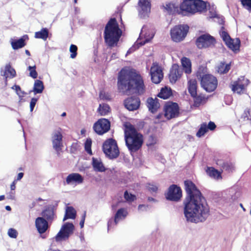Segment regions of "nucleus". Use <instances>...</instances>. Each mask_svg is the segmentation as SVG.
<instances>
[{
  "label": "nucleus",
  "instance_id": "obj_1",
  "mask_svg": "<svg viewBox=\"0 0 251 251\" xmlns=\"http://www.w3.org/2000/svg\"><path fill=\"white\" fill-rule=\"evenodd\" d=\"M186 195L183 201L184 214L188 221L198 223L206 220L210 214L205 198L190 180L184 182Z\"/></svg>",
  "mask_w": 251,
  "mask_h": 251
},
{
  "label": "nucleus",
  "instance_id": "obj_2",
  "mask_svg": "<svg viewBox=\"0 0 251 251\" xmlns=\"http://www.w3.org/2000/svg\"><path fill=\"white\" fill-rule=\"evenodd\" d=\"M118 89L125 95L143 94L145 86L142 76L134 69L123 68L119 73Z\"/></svg>",
  "mask_w": 251,
  "mask_h": 251
},
{
  "label": "nucleus",
  "instance_id": "obj_3",
  "mask_svg": "<svg viewBox=\"0 0 251 251\" xmlns=\"http://www.w3.org/2000/svg\"><path fill=\"white\" fill-rule=\"evenodd\" d=\"M125 139L126 145L131 153L136 152L140 150L144 142L143 135L130 124L125 126Z\"/></svg>",
  "mask_w": 251,
  "mask_h": 251
},
{
  "label": "nucleus",
  "instance_id": "obj_4",
  "mask_svg": "<svg viewBox=\"0 0 251 251\" xmlns=\"http://www.w3.org/2000/svg\"><path fill=\"white\" fill-rule=\"evenodd\" d=\"M122 34V31L119 28L116 18H111L104 28V39L106 44L110 47L116 46Z\"/></svg>",
  "mask_w": 251,
  "mask_h": 251
},
{
  "label": "nucleus",
  "instance_id": "obj_5",
  "mask_svg": "<svg viewBox=\"0 0 251 251\" xmlns=\"http://www.w3.org/2000/svg\"><path fill=\"white\" fill-rule=\"evenodd\" d=\"M197 77L200 80L201 85L206 91L212 92L217 87L218 80L217 78L210 74L201 75V73L198 72Z\"/></svg>",
  "mask_w": 251,
  "mask_h": 251
},
{
  "label": "nucleus",
  "instance_id": "obj_6",
  "mask_svg": "<svg viewBox=\"0 0 251 251\" xmlns=\"http://www.w3.org/2000/svg\"><path fill=\"white\" fill-rule=\"evenodd\" d=\"M189 30L187 25H178L173 27L170 30L171 40L175 43H179L186 38Z\"/></svg>",
  "mask_w": 251,
  "mask_h": 251
},
{
  "label": "nucleus",
  "instance_id": "obj_7",
  "mask_svg": "<svg viewBox=\"0 0 251 251\" xmlns=\"http://www.w3.org/2000/svg\"><path fill=\"white\" fill-rule=\"evenodd\" d=\"M220 34L225 44L229 49L234 52L239 51L241 43L239 38H231L228 32L226 31L224 26H222L221 28Z\"/></svg>",
  "mask_w": 251,
  "mask_h": 251
},
{
  "label": "nucleus",
  "instance_id": "obj_8",
  "mask_svg": "<svg viewBox=\"0 0 251 251\" xmlns=\"http://www.w3.org/2000/svg\"><path fill=\"white\" fill-rule=\"evenodd\" d=\"M102 150L105 155L110 159L116 158L120 151L115 140L110 138L106 140L102 146Z\"/></svg>",
  "mask_w": 251,
  "mask_h": 251
},
{
  "label": "nucleus",
  "instance_id": "obj_9",
  "mask_svg": "<svg viewBox=\"0 0 251 251\" xmlns=\"http://www.w3.org/2000/svg\"><path fill=\"white\" fill-rule=\"evenodd\" d=\"M164 116L167 120L176 118L179 114V108L177 103L167 101L163 107Z\"/></svg>",
  "mask_w": 251,
  "mask_h": 251
},
{
  "label": "nucleus",
  "instance_id": "obj_10",
  "mask_svg": "<svg viewBox=\"0 0 251 251\" xmlns=\"http://www.w3.org/2000/svg\"><path fill=\"white\" fill-rule=\"evenodd\" d=\"M166 200L175 202L179 201L182 197L181 188L176 184H172L164 194Z\"/></svg>",
  "mask_w": 251,
  "mask_h": 251
},
{
  "label": "nucleus",
  "instance_id": "obj_11",
  "mask_svg": "<svg viewBox=\"0 0 251 251\" xmlns=\"http://www.w3.org/2000/svg\"><path fill=\"white\" fill-rule=\"evenodd\" d=\"M216 43L214 37L209 34H204L198 37L195 41V44L199 49L213 46Z\"/></svg>",
  "mask_w": 251,
  "mask_h": 251
},
{
  "label": "nucleus",
  "instance_id": "obj_12",
  "mask_svg": "<svg viewBox=\"0 0 251 251\" xmlns=\"http://www.w3.org/2000/svg\"><path fill=\"white\" fill-rule=\"evenodd\" d=\"M75 229L74 225L71 223H66L62 227L60 231L55 236V240L56 241H61L68 239L70 236L73 233Z\"/></svg>",
  "mask_w": 251,
  "mask_h": 251
},
{
  "label": "nucleus",
  "instance_id": "obj_13",
  "mask_svg": "<svg viewBox=\"0 0 251 251\" xmlns=\"http://www.w3.org/2000/svg\"><path fill=\"white\" fill-rule=\"evenodd\" d=\"M151 79L155 84L159 83L163 78V73L161 67L157 62H153L150 69Z\"/></svg>",
  "mask_w": 251,
  "mask_h": 251
},
{
  "label": "nucleus",
  "instance_id": "obj_14",
  "mask_svg": "<svg viewBox=\"0 0 251 251\" xmlns=\"http://www.w3.org/2000/svg\"><path fill=\"white\" fill-rule=\"evenodd\" d=\"M62 129L59 128L53 131L52 134V142L53 149L56 151L58 155H60V151L62 150L63 146V136L61 133Z\"/></svg>",
  "mask_w": 251,
  "mask_h": 251
},
{
  "label": "nucleus",
  "instance_id": "obj_15",
  "mask_svg": "<svg viewBox=\"0 0 251 251\" xmlns=\"http://www.w3.org/2000/svg\"><path fill=\"white\" fill-rule=\"evenodd\" d=\"M110 123L106 119H99L93 126L94 131L99 135H102L109 131Z\"/></svg>",
  "mask_w": 251,
  "mask_h": 251
},
{
  "label": "nucleus",
  "instance_id": "obj_16",
  "mask_svg": "<svg viewBox=\"0 0 251 251\" xmlns=\"http://www.w3.org/2000/svg\"><path fill=\"white\" fill-rule=\"evenodd\" d=\"M141 104L140 99L131 96L126 98L124 101L125 107L129 111H134L139 109Z\"/></svg>",
  "mask_w": 251,
  "mask_h": 251
},
{
  "label": "nucleus",
  "instance_id": "obj_17",
  "mask_svg": "<svg viewBox=\"0 0 251 251\" xmlns=\"http://www.w3.org/2000/svg\"><path fill=\"white\" fill-rule=\"evenodd\" d=\"M182 73V69L178 64H173L169 75V78L171 83H175L178 79L180 78Z\"/></svg>",
  "mask_w": 251,
  "mask_h": 251
},
{
  "label": "nucleus",
  "instance_id": "obj_18",
  "mask_svg": "<svg viewBox=\"0 0 251 251\" xmlns=\"http://www.w3.org/2000/svg\"><path fill=\"white\" fill-rule=\"evenodd\" d=\"M41 217L44 218L50 223H51L56 218L55 211L51 206H48L42 211Z\"/></svg>",
  "mask_w": 251,
  "mask_h": 251
},
{
  "label": "nucleus",
  "instance_id": "obj_19",
  "mask_svg": "<svg viewBox=\"0 0 251 251\" xmlns=\"http://www.w3.org/2000/svg\"><path fill=\"white\" fill-rule=\"evenodd\" d=\"M49 223H50L44 218L37 217L35 220V224L38 232L41 234L46 232L49 227Z\"/></svg>",
  "mask_w": 251,
  "mask_h": 251
},
{
  "label": "nucleus",
  "instance_id": "obj_20",
  "mask_svg": "<svg viewBox=\"0 0 251 251\" xmlns=\"http://www.w3.org/2000/svg\"><path fill=\"white\" fill-rule=\"evenodd\" d=\"M244 81L245 79L243 77L239 78L237 80L234 81L230 86L232 91L239 94H243L246 86L244 83Z\"/></svg>",
  "mask_w": 251,
  "mask_h": 251
},
{
  "label": "nucleus",
  "instance_id": "obj_21",
  "mask_svg": "<svg viewBox=\"0 0 251 251\" xmlns=\"http://www.w3.org/2000/svg\"><path fill=\"white\" fill-rule=\"evenodd\" d=\"M83 181V177L80 174L76 173L69 174L66 179L67 184H80L82 183Z\"/></svg>",
  "mask_w": 251,
  "mask_h": 251
},
{
  "label": "nucleus",
  "instance_id": "obj_22",
  "mask_svg": "<svg viewBox=\"0 0 251 251\" xmlns=\"http://www.w3.org/2000/svg\"><path fill=\"white\" fill-rule=\"evenodd\" d=\"M146 105L152 113H156L160 106L159 100L156 98L153 99L151 97L147 99Z\"/></svg>",
  "mask_w": 251,
  "mask_h": 251
},
{
  "label": "nucleus",
  "instance_id": "obj_23",
  "mask_svg": "<svg viewBox=\"0 0 251 251\" xmlns=\"http://www.w3.org/2000/svg\"><path fill=\"white\" fill-rule=\"evenodd\" d=\"M181 13L194 14V0H184L180 4Z\"/></svg>",
  "mask_w": 251,
  "mask_h": 251
},
{
  "label": "nucleus",
  "instance_id": "obj_24",
  "mask_svg": "<svg viewBox=\"0 0 251 251\" xmlns=\"http://www.w3.org/2000/svg\"><path fill=\"white\" fill-rule=\"evenodd\" d=\"M207 174L211 177L216 179H222L223 171H219L213 167H207L205 169Z\"/></svg>",
  "mask_w": 251,
  "mask_h": 251
},
{
  "label": "nucleus",
  "instance_id": "obj_25",
  "mask_svg": "<svg viewBox=\"0 0 251 251\" xmlns=\"http://www.w3.org/2000/svg\"><path fill=\"white\" fill-rule=\"evenodd\" d=\"M25 39H28V36L27 35L23 36L22 38L18 40H15L12 41L11 44L12 48L14 50H18L25 47L26 45L25 42Z\"/></svg>",
  "mask_w": 251,
  "mask_h": 251
},
{
  "label": "nucleus",
  "instance_id": "obj_26",
  "mask_svg": "<svg viewBox=\"0 0 251 251\" xmlns=\"http://www.w3.org/2000/svg\"><path fill=\"white\" fill-rule=\"evenodd\" d=\"M128 215L127 209L125 208H121L118 210L114 216V222L117 225L120 220L126 218Z\"/></svg>",
  "mask_w": 251,
  "mask_h": 251
},
{
  "label": "nucleus",
  "instance_id": "obj_27",
  "mask_svg": "<svg viewBox=\"0 0 251 251\" xmlns=\"http://www.w3.org/2000/svg\"><path fill=\"white\" fill-rule=\"evenodd\" d=\"M181 62L185 73L187 74H191L192 72V64L190 59L183 57L181 59Z\"/></svg>",
  "mask_w": 251,
  "mask_h": 251
},
{
  "label": "nucleus",
  "instance_id": "obj_28",
  "mask_svg": "<svg viewBox=\"0 0 251 251\" xmlns=\"http://www.w3.org/2000/svg\"><path fill=\"white\" fill-rule=\"evenodd\" d=\"M206 5L204 1L202 0H194V14L197 12H201L206 10Z\"/></svg>",
  "mask_w": 251,
  "mask_h": 251
},
{
  "label": "nucleus",
  "instance_id": "obj_29",
  "mask_svg": "<svg viewBox=\"0 0 251 251\" xmlns=\"http://www.w3.org/2000/svg\"><path fill=\"white\" fill-rule=\"evenodd\" d=\"M197 81L196 79H190L188 81V90L192 97L197 95Z\"/></svg>",
  "mask_w": 251,
  "mask_h": 251
},
{
  "label": "nucleus",
  "instance_id": "obj_30",
  "mask_svg": "<svg viewBox=\"0 0 251 251\" xmlns=\"http://www.w3.org/2000/svg\"><path fill=\"white\" fill-rule=\"evenodd\" d=\"M16 75L14 69L12 68L10 64H6L5 67V71L3 75L5 77V81H7V78H13Z\"/></svg>",
  "mask_w": 251,
  "mask_h": 251
},
{
  "label": "nucleus",
  "instance_id": "obj_31",
  "mask_svg": "<svg viewBox=\"0 0 251 251\" xmlns=\"http://www.w3.org/2000/svg\"><path fill=\"white\" fill-rule=\"evenodd\" d=\"M92 166L94 170L96 172H103L105 171V168L102 162L97 158L94 157L92 158Z\"/></svg>",
  "mask_w": 251,
  "mask_h": 251
},
{
  "label": "nucleus",
  "instance_id": "obj_32",
  "mask_svg": "<svg viewBox=\"0 0 251 251\" xmlns=\"http://www.w3.org/2000/svg\"><path fill=\"white\" fill-rule=\"evenodd\" d=\"M231 68V62L226 64L225 62H221L217 67V71L220 74L228 73Z\"/></svg>",
  "mask_w": 251,
  "mask_h": 251
},
{
  "label": "nucleus",
  "instance_id": "obj_33",
  "mask_svg": "<svg viewBox=\"0 0 251 251\" xmlns=\"http://www.w3.org/2000/svg\"><path fill=\"white\" fill-rule=\"evenodd\" d=\"M76 212L72 206H68L66 208L65 214L63 221H65L68 219H75L76 217Z\"/></svg>",
  "mask_w": 251,
  "mask_h": 251
},
{
  "label": "nucleus",
  "instance_id": "obj_34",
  "mask_svg": "<svg viewBox=\"0 0 251 251\" xmlns=\"http://www.w3.org/2000/svg\"><path fill=\"white\" fill-rule=\"evenodd\" d=\"M49 34V29L47 28H42L40 31H37L35 33L34 37L37 39H41L44 41H46Z\"/></svg>",
  "mask_w": 251,
  "mask_h": 251
},
{
  "label": "nucleus",
  "instance_id": "obj_35",
  "mask_svg": "<svg viewBox=\"0 0 251 251\" xmlns=\"http://www.w3.org/2000/svg\"><path fill=\"white\" fill-rule=\"evenodd\" d=\"M138 4L143 13L150 11L151 4L150 0H139Z\"/></svg>",
  "mask_w": 251,
  "mask_h": 251
},
{
  "label": "nucleus",
  "instance_id": "obj_36",
  "mask_svg": "<svg viewBox=\"0 0 251 251\" xmlns=\"http://www.w3.org/2000/svg\"><path fill=\"white\" fill-rule=\"evenodd\" d=\"M172 95V92L171 89L168 88L166 87L161 89V91L157 95V96L163 99H167Z\"/></svg>",
  "mask_w": 251,
  "mask_h": 251
},
{
  "label": "nucleus",
  "instance_id": "obj_37",
  "mask_svg": "<svg viewBox=\"0 0 251 251\" xmlns=\"http://www.w3.org/2000/svg\"><path fill=\"white\" fill-rule=\"evenodd\" d=\"M44 89L42 81L37 79L35 81L33 87V91L35 94L41 93Z\"/></svg>",
  "mask_w": 251,
  "mask_h": 251
},
{
  "label": "nucleus",
  "instance_id": "obj_38",
  "mask_svg": "<svg viewBox=\"0 0 251 251\" xmlns=\"http://www.w3.org/2000/svg\"><path fill=\"white\" fill-rule=\"evenodd\" d=\"M98 111L101 116H105L110 111V107L107 104H100Z\"/></svg>",
  "mask_w": 251,
  "mask_h": 251
},
{
  "label": "nucleus",
  "instance_id": "obj_39",
  "mask_svg": "<svg viewBox=\"0 0 251 251\" xmlns=\"http://www.w3.org/2000/svg\"><path fill=\"white\" fill-rule=\"evenodd\" d=\"M208 131V128L206 123H203L200 126V127L196 133L198 137L203 136Z\"/></svg>",
  "mask_w": 251,
  "mask_h": 251
},
{
  "label": "nucleus",
  "instance_id": "obj_40",
  "mask_svg": "<svg viewBox=\"0 0 251 251\" xmlns=\"http://www.w3.org/2000/svg\"><path fill=\"white\" fill-rule=\"evenodd\" d=\"M192 97L194 98V103L196 105H199L201 103L205 102L206 100L205 95L201 94L199 95L197 94L196 97Z\"/></svg>",
  "mask_w": 251,
  "mask_h": 251
},
{
  "label": "nucleus",
  "instance_id": "obj_41",
  "mask_svg": "<svg viewBox=\"0 0 251 251\" xmlns=\"http://www.w3.org/2000/svg\"><path fill=\"white\" fill-rule=\"evenodd\" d=\"M222 167L228 173L232 172L234 170V166L230 162H224L222 165Z\"/></svg>",
  "mask_w": 251,
  "mask_h": 251
},
{
  "label": "nucleus",
  "instance_id": "obj_42",
  "mask_svg": "<svg viewBox=\"0 0 251 251\" xmlns=\"http://www.w3.org/2000/svg\"><path fill=\"white\" fill-rule=\"evenodd\" d=\"M124 198L126 201L129 202H132L136 200V196L132 194H129L127 190L124 193Z\"/></svg>",
  "mask_w": 251,
  "mask_h": 251
},
{
  "label": "nucleus",
  "instance_id": "obj_43",
  "mask_svg": "<svg viewBox=\"0 0 251 251\" xmlns=\"http://www.w3.org/2000/svg\"><path fill=\"white\" fill-rule=\"evenodd\" d=\"M147 190L151 193H156L158 191V186L153 183H148L146 186Z\"/></svg>",
  "mask_w": 251,
  "mask_h": 251
},
{
  "label": "nucleus",
  "instance_id": "obj_44",
  "mask_svg": "<svg viewBox=\"0 0 251 251\" xmlns=\"http://www.w3.org/2000/svg\"><path fill=\"white\" fill-rule=\"evenodd\" d=\"M91 139L90 138L87 139L84 144L85 150L86 151V152L90 154H92V151L91 150Z\"/></svg>",
  "mask_w": 251,
  "mask_h": 251
},
{
  "label": "nucleus",
  "instance_id": "obj_45",
  "mask_svg": "<svg viewBox=\"0 0 251 251\" xmlns=\"http://www.w3.org/2000/svg\"><path fill=\"white\" fill-rule=\"evenodd\" d=\"M28 70L29 71V76L33 78H36L38 76V73L36 71V66H30L28 67Z\"/></svg>",
  "mask_w": 251,
  "mask_h": 251
},
{
  "label": "nucleus",
  "instance_id": "obj_46",
  "mask_svg": "<svg viewBox=\"0 0 251 251\" xmlns=\"http://www.w3.org/2000/svg\"><path fill=\"white\" fill-rule=\"evenodd\" d=\"M77 47L76 45L72 44L70 47V51L71 52L70 57L75 58L77 55Z\"/></svg>",
  "mask_w": 251,
  "mask_h": 251
},
{
  "label": "nucleus",
  "instance_id": "obj_47",
  "mask_svg": "<svg viewBox=\"0 0 251 251\" xmlns=\"http://www.w3.org/2000/svg\"><path fill=\"white\" fill-rule=\"evenodd\" d=\"M241 2L244 8L251 11V0H241Z\"/></svg>",
  "mask_w": 251,
  "mask_h": 251
},
{
  "label": "nucleus",
  "instance_id": "obj_48",
  "mask_svg": "<svg viewBox=\"0 0 251 251\" xmlns=\"http://www.w3.org/2000/svg\"><path fill=\"white\" fill-rule=\"evenodd\" d=\"M100 98L101 100H111V96L109 93H106L103 91H101L100 93Z\"/></svg>",
  "mask_w": 251,
  "mask_h": 251
},
{
  "label": "nucleus",
  "instance_id": "obj_49",
  "mask_svg": "<svg viewBox=\"0 0 251 251\" xmlns=\"http://www.w3.org/2000/svg\"><path fill=\"white\" fill-rule=\"evenodd\" d=\"M8 235L11 238H16L17 237L18 232L16 230L11 228L9 229L8 231Z\"/></svg>",
  "mask_w": 251,
  "mask_h": 251
},
{
  "label": "nucleus",
  "instance_id": "obj_50",
  "mask_svg": "<svg viewBox=\"0 0 251 251\" xmlns=\"http://www.w3.org/2000/svg\"><path fill=\"white\" fill-rule=\"evenodd\" d=\"M164 8L170 14H172L173 11V9L175 8L174 4L171 3H168L164 6Z\"/></svg>",
  "mask_w": 251,
  "mask_h": 251
},
{
  "label": "nucleus",
  "instance_id": "obj_51",
  "mask_svg": "<svg viewBox=\"0 0 251 251\" xmlns=\"http://www.w3.org/2000/svg\"><path fill=\"white\" fill-rule=\"evenodd\" d=\"M37 101V99L33 98L31 99L30 102V111H32Z\"/></svg>",
  "mask_w": 251,
  "mask_h": 251
},
{
  "label": "nucleus",
  "instance_id": "obj_52",
  "mask_svg": "<svg viewBox=\"0 0 251 251\" xmlns=\"http://www.w3.org/2000/svg\"><path fill=\"white\" fill-rule=\"evenodd\" d=\"M251 114V111L250 109H246L244 111L243 117L244 119L249 120V116Z\"/></svg>",
  "mask_w": 251,
  "mask_h": 251
},
{
  "label": "nucleus",
  "instance_id": "obj_53",
  "mask_svg": "<svg viewBox=\"0 0 251 251\" xmlns=\"http://www.w3.org/2000/svg\"><path fill=\"white\" fill-rule=\"evenodd\" d=\"M207 126L208 130L209 129L210 130H214L216 127L215 124L213 122L211 121L209 122L208 126Z\"/></svg>",
  "mask_w": 251,
  "mask_h": 251
},
{
  "label": "nucleus",
  "instance_id": "obj_54",
  "mask_svg": "<svg viewBox=\"0 0 251 251\" xmlns=\"http://www.w3.org/2000/svg\"><path fill=\"white\" fill-rule=\"evenodd\" d=\"M149 142L147 144L148 146H152L156 143V140L152 136H151L149 139Z\"/></svg>",
  "mask_w": 251,
  "mask_h": 251
},
{
  "label": "nucleus",
  "instance_id": "obj_55",
  "mask_svg": "<svg viewBox=\"0 0 251 251\" xmlns=\"http://www.w3.org/2000/svg\"><path fill=\"white\" fill-rule=\"evenodd\" d=\"M16 181H17L16 180H15L11 183V184L10 185V188H11V190H14L15 189Z\"/></svg>",
  "mask_w": 251,
  "mask_h": 251
},
{
  "label": "nucleus",
  "instance_id": "obj_56",
  "mask_svg": "<svg viewBox=\"0 0 251 251\" xmlns=\"http://www.w3.org/2000/svg\"><path fill=\"white\" fill-rule=\"evenodd\" d=\"M23 176H24L23 173H19L18 175L17 178L16 180L17 181V180H19L21 179L23 177Z\"/></svg>",
  "mask_w": 251,
  "mask_h": 251
},
{
  "label": "nucleus",
  "instance_id": "obj_57",
  "mask_svg": "<svg viewBox=\"0 0 251 251\" xmlns=\"http://www.w3.org/2000/svg\"><path fill=\"white\" fill-rule=\"evenodd\" d=\"M84 221H85V215L83 216L82 220H81V221L80 222V223H79L81 228H82L84 226Z\"/></svg>",
  "mask_w": 251,
  "mask_h": 251
},
{
  "label": "nucleus",
  "instance_id": "obj_58",
  "mask_svg": "<svg viewBox=\"0 0 251 251\" xmlns=\"http://www.w3.org/2000/svg\"><path fill=\"white\" fill-rule=\"evenodd\" d=\"M77 147V143H73L72 145V148L71 149L73 150V149H75V150H76Z\"/></svg>",
  "mask_w": 251,
  "mask_h": 251
},
{
  "label": "nucleus",
  "instance_id": "obj_59",
  "mask_svg": "<svg viewBox=\"0 0 251 251\" xmlns=\"http://www.w3.org/2000/svg\"><path fill=\"white\" fill-rule=\"evenodd\" d=\"M15 87V90L16 91V92L18 93V91H21V87L19 86V85H15L14 86Z\"/></svg>",
  "mask_w": 251,
  "mask_h": 251
},
{
  "label": "nucleus",
  "instance_id": "obj_60",
  "mask_svg": "<svg viewBox=\"0 0 251 251\" xmlns=\"http://www.w3.org/2000/svg\"><path fill=\"white\" fill-rule=\"evenodd\" d=\"M11 194H10V196L9 197H8V198L11 199V200H13V199H14V193L11 192Z\"/></svg>",
  "mask_w": 251,
  "mask_h": 251
},
{
  "label": "nucleus",
  "instance_id": "obj_61",
  "mask_svg": "<svg viewBox=\"0 0 251 251\" xmlns=\"http://www.w3.org/2000/svg\"><path fill=\"white\" fill-rule=\"evenodd\" d=\"M148 201H155V199L152 197H149L148 198Z\"/></svg>",
  "mask_w": 251,
  "mask_h": 251
},
{
  "label": "nucleus",
  "instance_id": "obj_62",
  "mask_svg": "<svg viewBox=\"0 0 251 251\" xmlns=\"http://www.w3.org/2000/svg\"><path fill=\"white\" fill-rule=\"evenodd\" d=\"M47 251H61L59 250H53L52 248H50Z\"/></svg>",
  "mask_w": 251,
  "mask_h": 251
},
{
  "label": "nucleus",
  "instance_id": "obj_63",
  "mask_svg": "<svg viewBox=\"0 0 251 251\" xmlns=\"http://www.w3.org/2000/svg\"><path fill=\"white\" fill-rule=\"evenodd\" d=\"M162 116V114L159 113L158 115H157L156 119H160L161 118Z\"/></svg>",
  "mask_w": 251,
  "mask_h": 251
},
{
  "label": "nucleus",
  "instance_id": "obj_64",
  "mask_svg": "<svg viewBox=\"0 0 251 251\" xmlns=\"http://www.w3.org/2000/svg\"><path fill=\"white\" fill-rule=\"evenodd\" d=\"M5 209L8 211H10L11 210V208L10 206H6Z\"/></svg>",
  "mask_w": 251,
  "mask_h": 251
}]
</instances>
